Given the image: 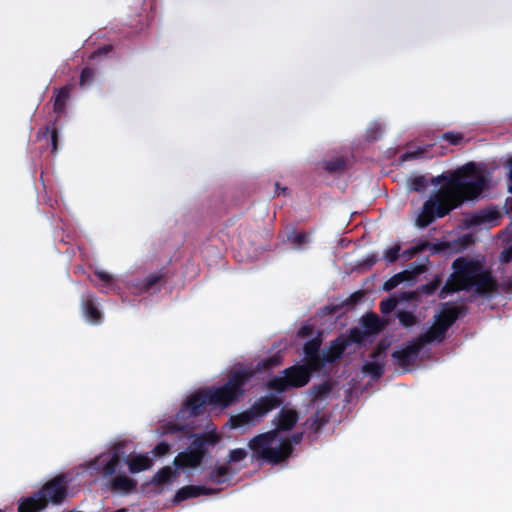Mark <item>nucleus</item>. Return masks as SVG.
Segmentation results:
<instances>
[{"mask_svg":"<svg viewBox=\"0 0 512 512\" xmlns=\"http://www.w3.org/2000/svg\"><path fill=\"white\" fill-rule=\"evenodd\" d=\"M174 474H175V471L170 466L162 467L153 476L152 483H154L156 485H164L171 480V478L174 476Z\"/></svg>","mask_w":512,"mask_h":512,"instance_id":"30","label":"nucleus"},{"mask_svg":"<svg viewBox=\"0 0 512 512\" xmlns=\"http://www.w3.org/2000/svg\"><path fill=\"white\" fill-rule=\"evenodd\" d=\"M440 284H441L440 279L436 278L424 286V291L428 294H432L438 289Z\"/></svg>","mask_w":512,"mask_h":512,"instance_id":"51","label":"nucleus"},{"mask_svg":"<svg viewBox=\"0 0 512 512\" xmlns=\"http://www.w3.org/2000/svg\"><path fill=\"white\" fill-rule=\"evenodd\" d=\"M425 270H426L425 266H422V267L418 270V272H420V273H421V272H424Z\"/></svg>","mask_w":512,"mask_h":512,"instance_id":"60","label":"nucleus"},{"mask_svg":"<svg viewBox=\"0 0 512 512\" xmlns=\"http://www.w3.org/2000/svg\"><path fill=\"white\" fill-rule=\"evenodd\" d=\"M82 311L85 318L92 324H100L103 320V314L92 296L82 300Z\"/></svg>","mask_w":512,"mask_h":512,"instance_id":"17","label":"nucleus"},{"mask_svg":"<svg viewBox=\"0 0 512 512\" xmlns=\"http://www.w3.org/2000/svg\"><path fill=\"white\" fill-rule=\"evenodd\" d=\"M361 324L368 335L378 334L384 328V322L375 313H368L363 316Z\"/></svg>","mask_w":512,"mask_h":512,"instance_id":"21","label":"nucleus"},{"mask_svg":"<svg viewBox=\"0 0 512 512\" xmlns=\"http://www.w3.org/2000/svg\"><path fill=\"white\" fill-rule=\"evenodd\" d=\"M67 486V476L65 474H59L46 482L36 494L42 502H45V507H47L49 503L60 505L68 496Z\"/></svg>","mask_w":512,"mask_h":512,"instance_id":"9","label":"nucleus"},{"mask_svg":"<svg viewBox=\"0 0 512 512\" xmlns=\"http://www.w3.org/2000/svg\"><path fill=\"white\" fill-rule=\"evenodd\" d=\"M440 139L443 141H447L451 145L457 146L463 142L464 135L461 132L448 131L443 133Z\"/></svg>","mask_w":512,"mask_h":512,"instance_id":"38","label":"nucleus"},{"mask_svg":"<svg viewBox=\"0 0 512 512\" xmlns=\"http://www.w3.org/2000/svg\"><path fill=\"white\" fill-rule=\"evenodd\" d=\"M124 444L117 443L105 453H101L90 462L89 467L103 478H112L124 461Z\"/></svg>","mask_w":512,"mask_h":512,"instance_id":"8","label":"nucleus"},{"mask_svg":"<svg viewBox=\"0 0 512 512\" xmlns=\"http://www.w3.org/2000/svg\"><path fill=\"white\" fill-rule=\"evenodd\" d=\"M400 250H401V247L399 244H396L390 248H388L385 252H384V259L388 262V263H394L398 260L399 258V253H400Z\"/></svg>","mask_w":512,"mask_h":512,"instance_id":"44","label":"nucleus"},{"mask_svg":"<svg viewBox=\"0 0 512 512\" xmlns=\"http://www.w3.org/2000/svg\"><path fill=\"white\" fill-rule=\"evenodd\" d=\"M426 152L425 148L418 147L415 150L406 151L400 156L402 162L421 158Z\"/></svg>","mask_w":512,"mask_h":512,"instance_id":"42","label":"nucleus"},{"mask_svg":"<svg viewBox=\"0 0 512 512\" xmlns=\"http://www.w3.org/2000/svg\"><path fill=\"white\" fill-rule=\"evenodd\" d=\"M179 432L183 433L188 438L194 436L187 425L178 424L173 421H168L159 427L160 435L176 434Z\"/></svg>","mask_w":512,"mask_h":512,"instance_id":"25","label":"nucleus"},{"mask_svg":"<svg viewBox=\"0 0 512 512\" xmlns=\"http://www.w3.org/2000/svg\"><path fill=\"white\" fill-rule=\"evenodd\" d=\"M107 487L113 493L131 494L137 491V481L127 475H115L109 479Z\"/></svg>","mask_w":512,"mask_h":512,"instance_id":"14","label":"nucleus"},{"mask_svg":"<svg viewBox=\"0 0 512 512\" xmlns=\"http://www.w3.org/2000/svg\"><path fill=\"white\" fill-rule=\"evenodd\" d=\"M164 281V274L151 273L141 283L140 289L143 292L159 291L161 282Z\"/></svg>","mask_w":512,"mask_h":512,"instance_id":"26","label":"nucleus"},{"mask_svg":"<svg viewBox=\"0 0 512 512\" xmlns=\"http://www.w3.org/2000/svg\"><path fill=\"white\" fill-rule=\"evenodd\" d=\"M247 456V451L243 448H236L229 452L228 463H237L244 460Z\"/></svg>","mask_w":512,"mask_h":512,"instance_id":"43","label":"nucleus"},{"mask_svg":"<svg viewBox=\"0 0 512 512\" xmlns=\"http://www.w3.org/2000/svg\"><path fill=\"white\" fill-rule=\"evenodd\" d=\"M252 377V370L239 369L234 371L222 386H213L208 388L212 405L215 407L227 408L239 402L246 392V384Z\"/></svg>","mask_w":512,"mask_h":512,"instance_id":"3","label":"nucleus"},{"mask_svg":"<svg viewBox=\"0 0 512 512\" xmlns=\"http://www.w3.org/2000/svg\"><path fill=\"white\" fill-rule=\"evenodd\" d=\"M347 348V343L343 342V336L337 337L331 342L323 353L327 363H334L342 357Z\"/></svg>","mask_w":512,"mask_h":512,"instance_id":"18","label":"nucleus"},{"mask_svg":"<svg viewBox=\"0 0 512 512\" xmlns=\"http://www.w3.org/2000/svg\"><path fill=\"white\" fill-rule=\"evenodd\" d=\"M212 489L204 486L186 485L181 487L174 496V503H180L190 498L199 497L201 495H210Z\"/></svg>","mask_w":512,"mask_h":512,"instance_id":"16","label":"nucleus"},{"mask_svg":"<svg viewBox=\"0 0 512 512\" xmlns=\"http://www.w3.org/2000/svg\"><path fill=\"white\" fill-rule=\"evenodd\" d=\"M306 362L305 364H302V366H306L310 370V375L314 372H317L322 369L326 362L324 353L321 355L320 353L316 354L315 356H310L305 358Z\"/></svg>","mask_w":512,"mask_h":512,"instance_id":"28","label":"nucleus"},{"mask_svg":"<svg viewBox=\"0 0 512 512\" xmlns=\"http://www.w3.org/2000/svg\"><path fill=\"white\" fill-rule=\"evenodd\" d=\"M275 440V432L270 431L258 434L250 439L248 447L252 451V458L272 464H279L288 459L292 454L291 442L282 440L278 447H272Z\"/></svg>","mask_w":512,"mask_h":512,"instance_id":"4","label":"nucleus"},{"mask_svg":"<svg viewBox=\"0 0 512 512\" xmlns=\"http://www.w3.org/2000/svg\"><path fill=\"white\" fill-rule=\"evenodd\" d=\"M95 70L91 67H84L80 73L79 77V85L81 87H88L90 86L95 79Z\"/></svg>","mask_w":512,"mask_h":512,"instance_id":"36","label":"nucleus"},{"mask_svg":"<svg viewBox=\"0 0 512 512\" xmlns=\"http://www.w3.org/2000/svg\"><path fill=\"white\" fill-rule=\"evenodd\" d=\"M423 347L422 343L415 338L412 341H409L403 348L393 351L391 356L398 366L405 370H409V368L413 366L418 359Z\"/></svg>","mask_w":512,"mask_h":512,"instance_id":"11","label":"nucleus"},{"mask_svg":"<svg viewBox=\"0 0 512 512\" xmlns=\"http://www.w3.org/2000/svg\"><path fill=\"white\" fill-rule=\"evenodd\" d=\"M447 331L444 330L438 323H434L428 331L420 334L416 337L423 346L426 344L432 343L434 341L441 342L445 339Z\"/></svg>","mask_w":512,"mask_h":512,"instance_id":"20","label":"nucleus"},{"mask_svg":"<svg viewBox=\"0 0 512 512\" xmlns=\"http://www.w3.org/2000/svg\"><path fill=\"white\" fill-rule=\"evenodd\" d=\"M50 134V140H51V153L55 155L58 151V140H59V132L56 127V120L52 123V125H47L45 127V131L43 132V135L46 136L47 134Z\"/></svg>","mask_w":512,"mask_h":512,"instance_id":"33","label":"nucleus"},{"mask_svg":"<svg viewBox=\"0 0 512 512\" xmlns=\"http://www.w3.org/2000/svg\"><path fill=\"white\" fill-rule=\"evenodd\" d=\"M345 168L346 160L343 157L333 158L325 162V170H327L330 173L340 172L343 171Z\"/></svg>","mask_w":512,"mask_h":512,"instance_id":"37","label":"nucleus"},{"mask_svg":"<svg viewBox=\"0 0 512 512\" xmlns=\"http://www.w3.org/2000/svg\"><path fill=\"white\" fill-rule=\"evenodd\" d=\"M280 364V359L277 356H271L265 359H262L258 363V369L259 370H269L273 367H276Z\"/></svg>","mask_w":512,"mask_h":512,"instance_id":"45","label":"nucleus"},{"mask_svg":"<svg viewBox=\"0 0 512 512\" xmlns=\"http://www.w3.org/2000/svg\"><path fill=\"white\" fill-rule=\"evenodd\" d=\"M321 343L322 341L319 338H313L307 341L303 346V353L305 358L315 356L316 354L320 353Z\"/></svg>","mask_w":512,"mask_h":512,"instance_id":"34","label":"nucleus"},{"mask_svg":"<svg viewBox=\"0 0 512 512\" xmlns=\"http://www.w3.org/2000/svg\"><path fill=\"white\" fill-rule=\"evenodd\" d=\"M94 274L106 285H111L114 280L113 276L105 271L96 270Z\"/></svg>","mask_w":512,"mask_h":512,"instance_id":"49","label":"nucleus"},{"mask_svg":"<svg viewBox=\"0 0 512 512\" xmlns=\"http://www.w3.org/2000/svg\"><path fill=\"white\" fill-rule=\"evenodd\" d=\"M70 86L65 85L60 89H54L55 97L53 103V111L58 115H62L66 111L67 102L70 99Z\"/></svg>","mask_w":512,"mask_h":512,"instance_id":"19","label":"nucleus"},{"mask_svg":"<svg viewBox=\"0 0 512 512\" xmlns=\"http://www.w3.org/2000/svg\"><path fill=\"white\" fill-rule=\"evenodd\" d=\"M500 217V213L495 208L483 209L472 217V224L480 225L488 222L496 221Z\"/></svg>","mask_w":512,"mask_h":512,"instance_id":"27","label":"nucleus"},{"mask_svg":"<svg viewBox=\"0 0 512 512\" xmlns=\"http://www.w3.org/2000/svg\"><path fill=\"white\" fill-rule=\"evenodd\" d=\"M282 377H273L268 382V388L283 393L289 388H301L311 379L310 370L306 366L293 365L283 370Z\"/></svg>","mask_w":512,"mask_h":512,"instance_id":"7","label":"nucleus"},{"mask_svg":"<svg viewBox=\"0 0 512 512\" xmlns=\"http://www.w3.org/2000/svg\"><path fill=\"white\" fill-rule=\"evenodd\" d=\"M125 462L132 474L145 471L152 466V460L148 456L142 454L129 456Z\"/></svg>","mask_w":512,"mask_h":512,"instance_id":"22","label":"nucleus"},{"mask_svg":"<svg viewBox=\"0 0 512 512\" xmlns=\"http://www.w3.org/2000/svg\"><path fill=\"white\" fill-rule=\"evenodd\" d=\"M218 436L214 433L195 435L187 450L180 452L173 463L177 468H197L208 453V446H214Z\"/></svg>","mask_w":512,"mask_h":512,"instance_id":"5","label":"nucleus"},{"mask_svg":"<svg viewBox=\"0 0 512 512\" xmlns=\"http://www.w3.org/2000/svg\"><path fill=\"white\" fill-rule=\"evenodd\" d=\"M453 273L440 290L439 297L445 298L459 291H469L473 287L479 296L495 293L498 283L489 270L478 260L459 257L452 263Z\"/></svg>","mask_w":512,"mask_h":512,"instance_id":"2","label":"nucleus"},{"mask_svg":"<svg viewBox=\"0 0 512 512\" xmlns=\"http://www.w3.org/2000/svg\"><path fill=\"white\" fill-rule=\"evenodd\" d=\"M397 318L400 324L404 327H411L417 323L416 316L410 311H399Z\"/></svg>","mask_w":512,"mask_h":512,"instance_id":"39","label":"nucleus"},{"mask_svg":"<svg viewBox=\"0 0 512 512\" xmlns=\"http://www.w3.org/2000/svg\"><path fill=\"white\" fill-rule=\"evenodd\" d=\"M333 390V383L330 380H325L320 384L313 385L310 390L311 401L324 399L329 396Z\"/></svg>","mask_w":512,"mask_h":512,"instance_id":"24","label":"nucleus"},{"mask_svg":"<svg viewBox=\"0 0 512 512\" xmlns=\"http://www.w3.org/2000/svg\"><path fill=\"white\" fill-rule=\"evenodd\" d=\"M428 186L427 179L424 176H416L411 181V189L416 192L424 191Z\"/></svg>","mask_w":512,"mask_h":512,"instance_id":"46","label":"nucleus"},{"mask_svg":"<svg viewBox=\"0 0 512 512\" xmlns=\"http://www.w3.org/2000/svg\"><path fill=\"white\" fill-rule=\"evenodd\" d=\"M299 415L294 409H281L274 419L275 428L270 432H275L277 438L280 432L290 431L298 422Z\"/></svg>","mask_w":512,"mask_h":512,"instance_id":"13","label":"nucleus"},{"mask_svg":"<svg viewBox=\"0 0 512 512\" xmlns=\"http://www.w3.org/2000/svg\"><path fill=\"white\" fill-rule=\"evenodd\" d=\"M378 261V256L376 254H371L366 257L364 260V264L367 266H372Z\"/></svg>","mask_w":512,"mask_h":512,"instance_id":"57","label":"nucleus"},{"mask_svg":"<svg viewBox=\"0 0 512 512\" xmlns=\"http://www.w3.org/2000/svg\"><path fill=\"white\" fill-rule=\"evenodd\" d=\"M440 188L423 204L416 219L419 228H426L436 218H443L464 202L477 200L490 188V176L486 169L468 162L453 171L431 178V184Z\"/></svg>","mask_w":512,"mask_h":512,"instance_id":"1","label":"nucleus"},{"mask_svg":"<svg viewBox=\"0 0 512 512\" xmlns=\"http://www.w3.org/2000/svg\"><path fill=\"white\" fill-rule=\"evenodd\" d=\"M368 334L358 327H353L349 330L348 336H343V342L347 343V347L352 344H361Z\"/></svg>","mask_w":512,"mask_h":512,"instance_id":"29","label":"nucleus"},{"mask_svg":"<svg viewBox=\"0 0 512 512\" xmlns=\"http://www.w3.org/2000/svg\"><path fill=\"white\" fill-rule=\"evenodd\" d=\"M209 404L212 405V400L208 389L198 390L183 403L182 408L177 412V419L185 420L200 416Z\"/></svg>","mask_w":512,"mask_h":512,"instance_id":"10","label":"nucleus"},{"mask_svg":"<svg viewBox=\"0 0 512 512\" xmlns=\"http://www.w3.org/2000/svg\"><path fill=\"white\" fill-rule=\"evenodd\" d=\"M508 181H509L508 191L512 194V160L510 161V171H509V175H508Z\"/></svg>","mask_w":512,"mask_h":512,"instance_id":"58","label":"nucleus"},{"mask_svg":"<svg viewBox=\"0 0 512 512\" xmlns=\"http://www.w3.org/2000/svg\"><path fill=\"white\" fill-rule=\"evenodd\" d=\"M171 446L166 442H159L153 449V453L155 456L162 457L168 454Z\"/></svg>","mask_w":512,"mask_h":512,"instance_id":"48","label":"nucleus"},{"mask_svg":"<svg viewBox=\"0 0 512 512\" xmlns=\"http://www.w3.org/2000/svg\"><path fill=\"white\" fill-rule=\"evenodd\" d=\"M463 306H445L436 318L438 323L444 330L448 329L456 322V320L465 313Z\"/></svg>","mask_w":512,"mask_h":512,"instance_id":"15","label":"nucleus"},{"mask_svg":"<svg viewBox=\"0 0 512 512\" xmlns=\"http://www.w3.org/2000/svg\"><path fill=\"white\" fill-rule=\"evenodd\" d=\"M280 405L281 400L277 396H263L255 401L249 409L231 416L229 418V424L234 429L254 424L258 418L266 415Z\"/></svg>","mask_w":512,"mask_h":512,"instance_id":"6","label":"nucleus"},{"mask_svg":"<svg viewBox=\"0 0 512 512\" xmlns=\"http://www.w3.org/2000/svg\"><path fill=\"white\" fill-rule=\"evenodd\" d=\"M431 246V244L429 242H422V243H418L417 245L405 250L403 253H402V256L406 259H411L412 257H414L416 254L426 250L427 248H429Z\"/></svg>","mask_w":512,"mask_h":512,"instance_id":"40","label":"nucleus"},{"mask_svg":"<svg viewBox=\"0 0 512 512\" xmlns=\"http://www.w3.org/2000/svg\"><path fill=\"white\" fill-rule=\"evenodd\" d=\"M230 474V470L227 466L221 465L213 469L209 473V479L215 484H222L225 482L226 477Z\"/></svg>","mask_w":512,"mask_h":512,"instance_id":"32","label":"nucleus"},{"mask_svg":"<svg viewBox=\"0 0 512 512\" xmlns=\"http://www.w3.org/2000/svg\"><path fill=\"white\" fill-rule=\"evenodd\" d=\"M312 334H313V327L309 324L302 325L297 333V335L301 338L309 337Z\"/></svg>","mask_w":512,"mask_h":512,"instance_id":"53","label":"nucleus"},{"mask_svg":"<svg viewBox=\"0 0 512 512\" xmlns=\"http://www.w3.org/2000/svg\"><path fill=\"white\" fill-rule=\"evenodd\" d=\"M499 259L502 263H509L512 260V244L501 252Z\"/></svg>","mask_w":512,"mask_h":512,"instance_id":"52","label":"nucleus"},{"mask_svg":"<svg viewBox=\"0 0 512 512\" xmlns=\"http://www.w3.org/2000/svg\"><path fill=\"white\" fill-rule=\"evenodd\" d=\"M327 422L328 419L325 416H320L318 411L306 421L309 428L315 433L319 432Z\"/></svg>","mask_w":512,"mask_h":512,"instance_id":"35","label":"nucleus"},{"mask_svg":"<svg viewBox=\"0 0 512 512\" xmlns=\"http://www.w3.org/2000/svg\"><path fill=\"white\" fill-rule=\"evenodd\" d=\"M276 186V193L279 194V191H281L283 194H286L288 191L287 187H281L279 183L275 184Z\"/></svg>","mask_w":512,"mask_h":512,"instance_id":"59","label":"nucleus"},{"mask_svg":"<svg viewBox=\"0 0 512 512\" xmlns=\"http://www.w3.org/2000/svg\"><path fill=\"white\" fill-rule=\"evenodd\" d=\"M387 348L388 343L380 341L370 354V358L373 359V361L365 362L362 367V371L369 374L373 379H379L384 374L385 362L383 358L385 357Z\"/></svg>","mask_w":512,"mask_h":512,"instance_id":"12","label":"nucleus"},{"mask_svg":"<svg viewBox=\"0 0 512 512\" xmlns=\"http://www.w3.org/2000/svg\"><path fill=\"white\" fill-rule=\"evenodd\" d=\"M362 298L361 292H355L351 294L345 301L347 306H354L356 305Z\"/></svg>","mask_w":512,"mask_h":512,"instance_id":"54","label":"nucleus"},{"mask_svg":"<svg viewBox=\"0 0 512 512\" xmlns=\"http://www.w3.org/2000/svg\"><path fill=\"white\" fill-rule=\"evenodd\" d=\"M0 512H3V511L0 509Z\"/></svg>","mask_w":512,"mask_h":512,"instance_id":"61","label":"nucleus"},{"mask_svg":"<svg viewBox=\"0 0 512 512\" xmlns=\"http://www.w3.org/2000/svg\"><path fill=\"white\" fill-rule=\"evenodd\" d=\"M288 241L296 246H301L308 241V237L304 232H293L288 236Z\"/></svg>","mask_w":512,"mask_h":512,"instance_id":"47","label":"nucleus"},{"mask_svg":"<svg viewBox=\"0 0 512 512\" xmlns=\"http://www.w3.org/2000/svg\"><path fill=\"white\" fill-rule=\"evenodd\" d=\"M302 439L303 433H295L287 440L290 441L291 445L293 446V444H299L302 441Z\"/></svg>","mask_w":512,"mask_h":512,"instance_id":"56","label":"nucleus"},{"mask_svg":"<svg viewBox=\"0 0 512 512\" xmlns=\"http://www.w3.org/2000/svg\"><path fill=\"white\" fill-rule=\"evenodd\" d=\"M113 47L111 45H104L102 47H99L94 53L92 54V57H97L100 55H107L112 51Z\"/></svg>","mask_w":512,"mask_h":512,"instance_id":"55","label":"nucleus"},{"mask_svg":"<svg viewBox=\"0 0 512 512\" xmlns=\"http://www.w3.org/2000/svg\"><path fill=\"white\" fill-rule=\"evenodd\" d=\"M397 304L398 299L395 297L383 299L380 302V311L382 314H389L396 308Z\"/></svg>","mask_w":512,"mask_h":512,"instance_id":"41","label":"nucleus"},{"mask_svg":"<svg viewBox=\"0 0 512 512\" xmlns=\"http://www.w3.org/2000/svg\"><path fill=\"white\" fill-rule=\"evenodd\" d=\"M45 502L41 501L36 493L20 501L18 512H41L45 509Z\"/></svg>","mask_w":512,"mask_h":512,"instance_id":"23","label":"nucleus"},{"mask_svg":"<svg viewBox=\"0 0 512 512\" xmlns=\"http://www.w3.org/2000/svg\"><path fill=\"white\" fill-rule=\"evenodd\" d=\"M382 130L379 126H375L368 130L367 139L370 141H376L381 136Z\"/></svg>","mask_w":512,"mask_h":512,"instance_id":"50","label":"nucleus"},{"mask_svg":"<svg viewBox=\"0 0 512 512\" xmlns=\"http://www.w3.org/2000/svg\"><path fill=\"white\" fill-rule=\"evenodd\" d=\"M410 276V273L408 271H402L395 275H393L391 278H389L383 285V289L385 291H391L395 289L398 285L403 283L404 281L408 280Z\"/></svg>","mask_w":512,"mask_h":512,"instance_id":"31","label":"nucleus"}]
</instances>
